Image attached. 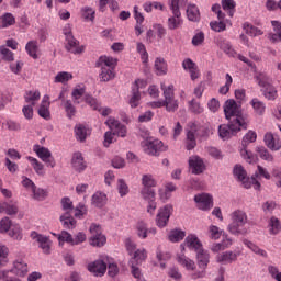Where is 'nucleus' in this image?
<instances>
[{"mask_svg": "<svg viewBox=\"0 0 281 281\" xmlns=\"http://www.w3.org/2000/svg\"><path fill=\"white\" fill-rule=\"evenodd\" d=\"M227 25L232 26V21L225 18L218 19V22L214 21L210 23V27L214 32H225V30H227Z\"/></svg>", "mask_w": 281, "mask_h": 281, "instance_id": "34", "label": "nucleus"}, {"mask_svg": "<svg viewBox=\"0 0 281 281\" xmlns=\"http://www.w3.org/2000/svg\"><path fill=\"white\" fill-rule=\"evenodd\" d=\"M117 66V60L113 57L101 56L95 63V67L100 70L99 79L100 82H110L115 78V67Z\"/></svg>", "mask_w": 281, "mask_h": 281, "instance_id": "3", "label": "nucleus"}, {"mask_svg": "<svg viewBox=\"0 0 281 281\" xmlns=\"http://www.w3.org/2000/svg\"><path fill=\"white\" fill-rule=\"evenodd\" d=\"M91 203L94 205V207H104L106 205V194L102 192H95L92 195Z\"/></svg>", "mask_w": 281, "mask_h": 281, "instance_id": "43", "label": "nucleus"}, {"mask_svg": "<svg viewBox=\"0 0 281 281\" xmlns=\"http://www.w3.org/2000/svg\"><path fill=\"white\" fill-rule=\"evenodd\" d=\"M33 151L36 154L38 159H41L48 168H56V159L52 155V151L41 145H34Z\"/></svg>", "mask_w": 281, "mask_h": 281, "instance_id": "9", "label": "nucleus"}, {"mask_svg": "<svg viewBox=\"0 0 281 281\" xmlns=\"http://www.w3.org/2000/svg\"><path fill=\"white\" fill-rule=\"evenodd\" d=\"M90 234V245L92 247H104L106 245V236L102 234V227L100 225L91 224Z\"/></svg>", "mask_w": 281, "mask_h": 281, "instance_id": "12", "label": "nucleus"}, {"mask_svg": "<svg viewBox=\"0 0 281 281\" xmlns=\"http://www.w3.org/2000/svg\"><path fill=\"white\" fill-rule=\"evenodd\" d=\"M105 124L112 131L113 135H117V137H126V134L128 133L126 125L120 123L115 117H109L105 121Z\"/></svg>", "mask_w": 281, "mask_h": 281, "instance_id": "14", "label": "nucleus"}, {"mask_svg": "<svg viewBox=\"0 0 281 281\" xmlns=\"http://www.w3.org/2000/svg\"><path fill=\"white\" fill-rule=\"evenodd\" d=\"M31 238L32 240H35V243H38L40 247L43 250V254H50L52 250V240L49 237L38 234L36 231L31 232Z\"/></svg>", "mask_w": 281, "mask_h": 281, "instance_id": "15", "label": "nucleus"}, {"mask_svg": "<svg viewBox=\"0 0 281 281\" xmlns=\"http://www.w3.org/2000/svg\"><path fill=\"white\" fill-rule=\"evenodd\" d=\"M224 113L226 120L234 122L235 124H241L243 130L247 131V124H249V114L243 112V105L229 99L224 103Z\"/></svg>", "mask_w": 281, "mask_h": 281, "instance_id": "1", "label": "nucleus"}, {"mask_svg": "<svg viewBox=\"0 0 281 281\" xmlns=\"http://www.w3.org/2000/svg\"><path fill=\"white\" fill-rule=\"evenodd\" d=\"M231 223L228 225V232L234 236H245L247 234V213L245 211L236 210L231 214Z\"/></svg>", "mask_w": 281, "mask_h": 281, "instance_id": "4", "label": "nucleus"}, {"mask_svg": "<svg viewBox=\"0 0 281 281\" xmlns=\"http://www.w3.org/2000/svg\"><path fill=\"white\" fill-rule=\"evenodd\" d=\"M24 100L27 104L35 106L36 102H38L41 100V92L38 90L26 91L24 94Z\"/></svg>", "mask_w": 281, "mask_h": 281, "instance_id": "42", "label": "nucleus"}, {"mask_svg": "<svg viewBox=\"0 0 281 281\" xmlns=\"http://www.w3.org/2000/svg\"><path fill=\"white\" fill-rule=\"evenodd\" d=\"M250 106H252L254 113H256V115H265V111H267V105L258 98L251 99Z\"/></svg>", "mask_w": 281, "mask_h": 281, "instance_id": "38", "label": "nucleus"}, {"mask_svg": "<svg viewBox=\"0 0 281 281\" xmlns=\"http://www.w3.org/2000/svg\"><path fill=\"white\" fill-rule=\"evenodd\" d=\"M64 34L66 36L67 52H70V54H82L85 52V46H80V42L74 37L69 26L64 29Z\"/></svg>", "mask_w": 281, "mask_h": 281, "instance_id": "8", "label": "nucleus"}, {"mask_svg": "<svg viewBox=\"0 0 281 281\" xmlns=\"http://www.w3.org/2000/svg\"><path fill=\"white\" fill-rule=\"evenodd\" d=\"M254 79L260 89H265V87L273 85V79H271V77L265 70H255Z\"/></svg>", "mask_w": 281, "mask_h": 281, "instance_id": "19", "label": "nucleus"}, {"mask_svg": "<svg viewBox=\"0 0 281 281\" xmlns=\"http://www.w3.org/2000/svg\"><path fill=\"white\" fill-rule=\"evenodd\" d=\"M160 89L162 91V95H164L165 100L175 98V86L173 85L166 86V83H161Z\"/></svg>", "mask_w": 281, "mask_h": 281, "instance_id": "55", "label": "nucleus"}, {"mask_svg": "<svg viewBox=\"0 0 281 281\" xmlns=\"http://www.w3.org/2000/svg\"><path fill=\"white\" fill-rule=\"evenodd\" d=\"M147 82L144 79H137L132 83V97L130 98V104L132 109L139 106V100H142V93L139 89H146Z\"/></svg>", "mask_w": 281, "mask_h": 281, "instance_id": "10", "label": "nucleus"}, {"mask_svg": "<svg viewBox=\"0 0 281 281\" xmlns=\"http://www.w3.org/2000/svg\"><path fill=\"white\" fill-rule=\"evenodd\" d=\"M25 52L33 60H38V41H29L25 45Z\"/></svg>", "mask_w": 281, "mask_h": 281, "instance_id": "32", "label": "nucleus"}, {"mask_svg": "<svg viewBox=\"0 0 281 281\" xmlns=\"http://www.w3.org/2000/svg\"><path fill=\"white\" fill-rule=\"evenodd\" d=\"M238 256H240L239 252L228 250V251L218 254L216 256V261L222 262V265H232V262H236L238 260Z\"/></svg>", "mask_w": 281, "mask_h": 281, "instance_id": "23", "label": "nucleus"}, {"mask_svg": "<svg viewBox=\"0 0 281 281\" xmlns=\"http://www.w3.org/2000/svg\"><path fill=\"white\" fill-rule=\"evenodd\" d=\"M82 95H85V88L78 86L72 89L71 98L75 104H80V98H82Z\"/></svg>", "mask_w": 281, "mask_h": 281, "instance_id": "62", "label": "nucleus"}, {"mask_svg": "<svg viewBox=\"0 0 281 281\" xmlns=\"http://www.w3.org/2000/svg\"><path fill=\"white\" fill-rule=\"evenodd\" d=\"M75 135H76V139H78V142H86L87 137H89V135H91V128H89L82 124H77L75 126Z\"/></svg>", "mask_w": 281, "mask_h": 281, "instance_id": "31", "label": "nucleus"}, {"mask_svg": "<svg viewBox=\"0 0 281 281\" xmlns=\"http://www.w3.org/2000/svg\"><path fill=\"white\" fill-rule=\"evenodd\" d=\"M269 232L272 236H276V234L280 233V220H278L277 217H271L270 222H269Z\"/></svg>", "mask_w": 281, "mask_h": 281, "instance_id": "61", "label": "nucleus"}, {"mask_svg": "<svg viewBox=\"0 0 281 281\" xmlns=\"http://www.w3.org/2000/svg\"><path fill=\"white\" fill-rule=\"evenodd\" d=\"M117 190H119L120 196H126V194H128L130 192L128 184H126V181H124V179L117 180Z\"/></svg>", "mask_w": 281, "mask_h": 281, "instance_id": "64", "label": "nucleus"}, {"mask_svg": "<svg viewBox=\"0 0 281 281\" xmlns=\"http://www.w3.org/2000/svg\"><path fill=\"white\" fill-rule=\"evenodd\" d=\"M164 106L168 113H175V111L179 109V100L175 99V97L171 99H165Z\"/></svg>", "mask_w": 281, "mask_h": 281, "instance_id": "51", "label": "nucleus"}, {"mask_svg": "<svg viewBox=\"0 0 281 281\" xmlns=\"http://www.w3.org/2000/svg\"><path fill=\"white\" fill-rule=\"evenodd\" d=\"M49 106H50L49 97L44 95L38 109L40 117H43L44 120H52V113L49 112Z\"/></svg>", "mask_w": 281, "mask_h": 281, "instance_id": "27", "label": "nucleus"}, {"mask_svg": "<svg viewBox=\"0 0 281 281\" xmlns=\"http://www.w3.org/2000/svg\"><path fill=\"white\" fill-rule=\"evenodd\" d=\"M142 147L144 149V153L147 155H151L154 157H157L159 153H164L166 150V147H164V142L159 139H147L142 143Z\"/></svg>", "mask_w": 281, "mask_h": 281, "instance_id": "11", "label": "nucleus"}, {"mask_svg": "<svg viewBox=\"0 0 281 281\" xmlns=\"http://www.w3.org/2000/svg\"><path fill=\"white\" fill-rule=\"evenodd\" d=\"M85 102L88 103L93 111H102L100 102H98V99L93 98L91 94L85 95Z\"/></svg>", "mask_w": 281, "mask_h": 281, "instance_id": "58", "label": "nucleus"}, {"mask_svg": "<svg viewBox=\"0 0 281 281\" xmlns=\"http://www.w3.org/2000/svg\"><path fill=\"white\" fill-rule=\"evenodd\" d=\"M195 254L200 269H206L207 265H210V254L203 248Z\"/></svg>", "mask_w": 281, "mask_h": 281, "instance_id": "35", "label": "nucleus"}, {"mask_svg": "<svg viewBox=\"0 0 281 281\" xmlns=\"http://www.w3.org/2000/svg\"><path fill=\"white\" fill-rule=\"evenodd\" d=\"M186 238V232L176 228L169 232L168 240L170 243H180V240H183Z\"/></svg>", "mask_w": 281, "mask_h": 281, "instance_id": "46", "label": "nucleus"}, {"mask_svg": "<svg viewBox=\"0 0 281 281\" xmlns=\"http://www.w3.org/2000/svg\"><path fill=\"white\" fill-rule=\"evenodd\" d=\"M60 222L63 223L65 229H74V227H76V220L71 217L69 211L60 216Z\"/></svg>", "mask_w": 281, "mask_h": 281, "instance_id": "45", "label": "nucleus"}, {"mask_svg": "<svg viewBox=\"0 0 281 281\" xmlns=\"http://www.w3.org/2000/svg\"><path fill=\"white\" fill-rule=\"evenodd\" d=\"M87 269L90 273H93V276L102 277L106 273V263L102 260H95L88 263Z\"/></svg>", "mask_w": 281, "mask_h": 281, "instance_id": "21", "label": "nucleus"}, {"mask_svg": "<svg viewBox=\"0 0 281 281\" xmlns=\"http://www.w3.org/2000/svg\"><path fill=\"white\" fill-rule=\"evenodd\" d=\"M142 186L143 188H155L157 186V180H155V178L150 173L143 175Z\"/></svg>", "mask_w": 281, "mask_h": 281, "instance_id": "54", "label": "nucleus"}, {"mask_svg": "<svg viewBox=\"0 0 281 281\" xmlns=\"http://www.w3.org/2000/svg\"><path fill=\"white\" fill-rule=\"evenodd\" d=\"M72 168L77 172H82L87 169V162H85V157H82V153L77 151L72 155L71 159Z\"/></svg>", "mask_w": 281, "mask_h": 281, "instance_id": "26", "label": "nucleus"}, {"mask_svg": "<svg viewBox=\"0 0 281 281\" xmlns=\"http://www.w3.org/2000/svg\"><path fill=\"white\" fill-rule=\"evenodd\" d=\"M35 201H45L47 199V191L42 188H35L31 191Z\"/></svg>", "mask_w": 281, "mask_h": 281, "instance_id": "60", "label": "nucleus"}, {"mask_svg": "<svg viewBox=\"0 0 281 281\" xmlns=\"http://www.w3.org/2000/svg\"><path fill=\"white\" fill-rule=\"evenodd\" d=\"M155 69L157 76H166L168 74V64L165 58L158 57L155 60Z\"/></svg>", "mask_w": 281, "mask_h": 281, "instance_id": "39", "label": "nucleus"}, {"mask_svg": "<svg viewBox=\"0 0 281 281\" xmlns=\"http://www.w3.org/2000/svg\"><path fill=\"white\" fill-rule=\"evenodd\" d=\"M136 52L140 56V60L144 65L148 64V52L146 50V45L144 43L138 42L136 44Z\"/></svg>", "mask_w": 281, "mask_h": 281, "instance_id": "52", "label": "nucleus"}, {"mask_svg": "<svg viewBox=\"0 0 281 281\" xmlns=\"http://www.w3.org/2000/svg\"><path fill=\"white\" fill-rule=\"evenodd\" d=\"M177 262L181 265V267H184L187 271H194L196 269V263L190 258H188L183 252L178 254L176 256Z\"/></svg>", "mask_w": 281, "mask_h": 281, "instance_id": "29", "label": "nucleus"}, {"mask_svg": "<svg viewBox=\"0 0 281 281\" xmlns=\"http://www.w3.org/2000/svg\"><path fill=\"white\" fill-rule=\"evenodd\" d=\"M271 23L274 26L276 33H270L268 38L272 43H278V41H281V25H280V22H278V21H272Z\"/></svg>", "mask_w": 281, "mask_h": 281, "instance_id": "50", "label": "nucleus"}, {"mask_svg": "<svg viewBox=\"0 0 281 281\" xmlns=\"http://www.w3.org/2000/svg\"><path fill=\"white\" fill-rule=\"evenodd\" d=\"M263 142L270 150H280L281 148L280 137H278V135H273L271 132L266 133Z\"/></svg>", "mask_w": 281, "mask_h": 281, "instance_id": "22", "label": "nucleus"}, {"mask_svg": "<svg viewBox=\"0 0 281 281\" xmlns=\"http://www.w3.org/2000/svg\"><path fill=\"white\" fill-rule=\"evenodd\" d=\"M16 23V19L12 13H4L2 16H0V27L5 29L14 25Z\"/></svg>", "mask_w": 281, "mask_h": 281, "instance_id": "47", "label": "nucleus"}, {"mask_svg": "<svg viewBox=\"0 0 281 281\" xmlns=\"http://www.w3.org/2000/svg\"><path fill=\"white\" fill-rule=\"evenodd\" d=\"M74 79V75L67 71L58 72L55 77V82H61L65 85V82H69V80Z\"/></svg>", "mask_w": 281, "mask_h": 281, "instance_id": "63", "label": "nucleus"}, {"mask_svg": "<svg viewBox=\"0 0 281 281\" xmlns=\"http://www.w3.org/2000/svg\"><path fill=\"white\" fill-rule=\"evenodd\" d=\"M148 258V252L144 248H139L132 255V259L130 261L134 262V265H140Z\"/></svg>", "mask_w": 281, "mask_h": 281, "instance_id": "40", "label": "nucleus"}, {"mask_svg": "<svg viewBox=\"0 0 281 281\" xmlns=\"http://www.w3.org/2000/svg\"><path fill=\"white\" fill-rule=\"evenodd\" d=\"M222 8L225 12L228 13V16H234V12H236V2L234 0H223Z\"/></svg>", "mask_w": 281, "mask_h": 281, "instance_id": "53", "label": "nucleus"}, {"mask_svg": "<svg viewBox=\"0 0 281 281\" xmlns=\"http://www.w3.org/2000/svg\"><path fill=\"white\" fill-rule=\"evenodd\" d=\"M81 16L85 21H93V19H95V10L91 7H83L81 9Z\"/></svg>", "mask_w": 281, "mask_h": 281, "instance_id": "59", "label": "nucleus"}, {"mask_svg": "<svg viewBox=\"0 0 281 281\" xmlns=\"http://www.w3.org/2000/svg\"><path fill=\"white\" fill-rule=\"evenodd\" d=\"M61 104L65 109L68 120H74V117H76V113H78L76 106L74 105V102H71V100H63Z\"/></svg>", "mask_w": 281, "mask_h": 281, "instance_id": "41", "label": "nucleus"}, {"mask_svg": "<svg viewBox=\"0 0 281 281\" xmlns=\"http://www.w3.org/2000/svg\"><path fill=\"white\" fill-rule=\"evenodd\" d=\"M26 159L38 177H45V165H43V162L32 156H27Z\"/></svg>", "mask_w": 281, "mask_h": 281, "instance_id": "33", "label": "nucleus"}, {"mask_svg": "<svg viewBox=\"0 0 281 281\" xmlns=\"http://www.w3.org/2000/svg\"><path fill=\"white\" fill-rule=\"evenodd\" d=\"M184 245L189 249H193L195 252L201 251L203 249V244L199 239V237L194 234H190L184 239Z\"/></svg>", "mask_w": 281, "mask_h": 281, "instance_id": "24", "label": "nucleus"}, {"mask_svg": "<svg viewBox=\"0 0 281 281\" xmlns=\"http://www.w3.org/2000/svg\"><path fill=\"white\" fill-rule=\"evenodd\" d=\"M187 16L193 23L201 21V12L199 11V7L195 4H189L187 8Z\"/></svg>", "mask_w": 281, "mask_h": 281, "instance_id": "36", "label": "nucleus"}, {"mask_svg": "<svg viewBox=\"0 0 281 281\" xmlns=\"http://www.w3.org/2000/svg\"><path fill=\"white\" fill-rule=\"evenodd\" d=\"M194 201L199 207V210H212L214 206V203L212 201V195L207 193L198 194L194 196Z\"/></svg>", "mask_w": 281, "mask_h": 281, "instance_id": "18", "label": "nucleus"}, {"mask_svg": "<svg viewBox=\"0 0 281 281\" xmlns=\"http://www.w3.org/2000/svg\"><path fill=\"white\" fill-rule=\"evenodd\" d=\"M261 92H262V95L266 98V100L273 101L278 98V90L276 89V87H273V83L262 88Z\"/></svg>", "mask_w": 281, "mask_h": 281, "instance_id": "44", "label": "nucleus"}, {"mask_svg": "<svg viewBox=\"0 0 281 281\" xmlns=\"http://www.w3.org/2000/svg\"><path fill=\"white\" fill-rule=\"evenodd\" d=\"M215 43L217 47L222 48L223 52H225V54H227L228 56H232L233 58L237 56L236 50L232 48V44H229V42H227L225 38L216 37Z\"/></svg>", "mask_w": 281, "mask_h": 281, "instance_id": "30", "label": "nucleus"}, {"mask_svg": "<svg viewBox=\"0 0 281 281\" xmlns=\"http://www.w3.org/2000/svg\"><path fill=\"white\" fill-rule=\"evenodd\" d=\"M186 0H171L169 8L172 12V16L168 18V29L169 30H179L180 25H183V19H181V5H183Z\"/></svg>", "mask_w": 281, "mask_h": 281, "instance_id": "6", "label": "nucleus"}, {"mask_svg": "<svg viewBox=\"0 0 281 281\" xmlns=\"http://www.w3.org/2000/svg\"><path fill=\"white\" fill-rule=\"evenodd\" d=\"M0 54L2 56V60H5L7 63H13L14 53H12V50H10L8 47L3 45L0 46Z\"/></svg>", "mask_w": 281, "mask_h": 281, "instance_id": "57", "label": "nucleus"}, {"mask_svg": "<svg viewBox=\"0 0 281 281\" xmlns=\"http://www.w3.org/2000/svg\"><path fill=\"white\" fill-rule=\"evenodd\" d=\"M258 139V134L254 131H248V133L241 139L240 155L247 164H256L258 161V156L254 155L251 151L247 150L249 144H254Z\"/></svg>", "mask_w": 281, "mask_h": 281, "instance_id": "5", "label": "nucleus"}, {"mask_svg": "<svg viewBox=\"0 0 281 281\" xmlns=\"http://www.w3.org/2000/svg\"><path fill=\"white\" fill-rule=\"evenodd\" d=\"M189 167L192 175H202L205 171V162L199 156H191L189 158Z\"/></svg>", "mask_w": 281, "mask_h": 281, "instance_id": "20", "label": "nucleus"}, {"mask_svg": "<svg viewBox=\"0 0 281 281\" xmlns=\"http://www.w3.org/2000/svg\"><path fill=\"white\" fill-rule=\"evenodd\" d=\"M136 232H137L138 238L146 239L150 234L151 236H155V234H157V228H148L146 223L139 222L136 226Z\"/></svg>", "mask_w": 281, "mask_h": 281, "instance_id": "28", "label": "nucleus"}, {"mask_svg": "<svg viewBox=\"0 0 281 281\" xmlns=\"http://www.w3.org/2000/svg\"><path fill=\"white\" fill-rule=\"evenodd\" d=\"M256 153L263 161L273 162L274 160L273 155L269 153V149H266L265 146L256 147Z\"/></svg>", "mask_w": 281, "mask_h": 281, "instance_id": "48", "label": "nucleus"}, {"mask_svg": "<svg viewBox=\"0 0 281 281\" xmlns=\"http://www.w3.org/2000/svg\"><path fill=\"white\" fill-rule=\"evenodd\" d=\"M27 265L22 259L15 260L13 262V268L11 269V273H14L19 278H25L27 276Z\"/></svg>", "mask_w": 281, "mask_h": 281, "instance_id": "25", "label": "nucleus"}, {"mask_svg": "<svg viewBox=\"0 0 281 281\" xmlns=\"http://www.w3.org/2000/svg\"><path fill=\"white\" fill-rule=\"evenodd\" d=\"M172 214V205L167 204L164 207L159 209L158 214L156 216V225L158 227H166L168 222L170 221V216Z\"/></svg>", "mask_w": 281, "mask_h": 281, "instance_id": "16", "label": "nucleus"}, {"mask_svg": "<svg viewBox=\"0 0 281 281\" xmlns=\"http://www.w3.org/2000/svg\"><path fill=\"white\" fill-rule=\"evenodd\" d=\"M182 68L184 71H189L191 80H198L201 78V70H199V66L190 58H186L182 61Z\"/></svg>", "mask_w": 281, "mask_h": 281, "instance_id": "17", "label": "nucleus"}, {"mask_svg": "<svg viewBox=\"0 0 281 281\" xmlns=\"http://www.w3.org/2000/svg\"><path fill=\"white\" fill-rule=\"evenodd\" d=\"M243 30L245 31L246 34H248V36H252V37L262 36V34H265L262 30H260L258 26H255L249 22H245L243 24Z\"/></svg>", "mask_w": 281, "mask_h": 281, "instance_id": "37", "label": "nucleus"}, {"mask_svg": "<svg viewBox=\"0 0 281 281\" xmlns=\"http://www.w3.org/2000/svg\"><path fill=\"white\" fill-rule=\"evenodd\" d=\"M244 245L250 249V251H254V254H257L258 256H261L262 258H267L268 254L265 249H260L256 244L252 241H249L248 239L243 240Z\"/></svg>", "mask_w": 281, "mask_h": 281, "instance_id": "49", "label": "nucleus"}, {"mask_svg": "<svg viewBox=\"0 0 281 281\" xmlns=\"http://www.w3.org/2000/svg\"><path fill=\"white\" fill-rule=\"evenodd\" d=\"M207 135H210V124L189 123L186 140L187 150H193V148H196V137H207Z\"/></svg>", "mask_w": 281, "mask_h": 281, "instance_id": "2", "label": "nucleus"}, {"mask_svg": "<svg viewBox=\"0 0 281 281\" xmlns=\"http://www.w3.org/2000/svg\"><path fill=\"white\" fill-rule=\"evenodd\" d=\"M239 131H243V125L232 121H229L227 125L223 124L218 126V135L221 139H229V137H233V135H236Z\"/></svg>", "mask_w": 281, "mask_h": 281, "instance_id": "13", "label": "nucleus"}, {"mask_svg": "<svg viewBox=\"0 0 281 281\" xmlns=\"http://www.w3.org/2000/svg\"><path fill=\"white\" fill-rule=\"evenodd\" d=\"M140 196L144 201H155V190L153 188L143 187L140 190Z\"/></svg>", "mask_w": 281, "mask_h": 281, "instance_id": "56", "label": "nucleus"}, {"mask_svg": "<svg viewBox=\"0 0 281 281\" xmlns=\"http://www.w3.org/2000/svg\"><path fill=\"white\" fill-rule=\"evenodd\" d=\"M233 175L235 179H237V181H240L244 188H246L247 190L251 188V183L255 184V190H260V182H258V180H256V178L254 177L251 178V180H249V177H247V171L245 170V168H243V166L236 165L233 169Z\"/></svg>", "mask_w": 281, "mask_h": 281, "instance_id": "7", "label": "nucleus"}]
</instances>
